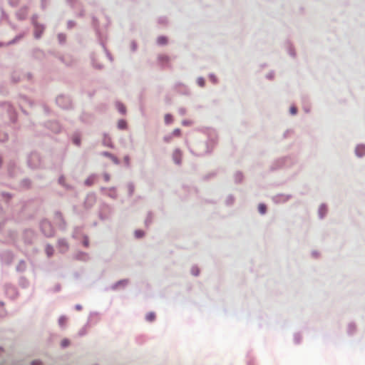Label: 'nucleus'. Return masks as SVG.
<instances>
[{
    "mask_svg": "<svg viewBox=\"0 0 365 365\" xmlns=\"http://www.w3.org/2000/svg\"><path fill=\"white\" fill-rule=\"evenodd\" d=\"M41 230L46 236H51L53 235V227L51 223L48 221H43L41 223Z\"/></svg>",
    "mask_w": 365,
    "mask_h": 365,
    "instance_id": "1",
    "label": "nucleus"
},
{
    "mask_svg": "<svg viewBox=\"0 0 365 365\" xmlns=\"http://www.w3.org/2000/svg\"><path fill=\"white\" fill-rule=\"evenodd\" d=\"M356 153L359 157L362 156L365 153V146L358 145L356 148Z\"/></svg>",
    "mask_w": 365,
    "mask_h": 365,
    "instance_id": "2",
    "label": "nucleus"
},
{
    "mask_svg": "<svg viewBox=\"0 0 365 365\" xmlns=\"http://www.w3.org/2000/svg\"><path fill=\"white\" fill-rule=\"evenodd\" d=\"M157 42L160 45H165V44L167 43L168 39L165 36H160V37L158 38Z\"/></svg>",
    "mask_w": 365,
    "mask_h": 365,
    "instance_id": "3",
    "label": "nucleus"
},
{
    "mask_svg": "<svg viewBox=\"0 0 365 365\" xmlns=\"http://www.w3.org/2000/svg\"><path fill=\"white\" fill-rule=\"evenodd\" d=\"M158 60L160 63H168L169 61V57L166 55H160L158 56Z\"/></svg>",
    "mask_w": 365,
    "mask_h": 365,
    "instance_id": "4",
    "label": "nucleus"
},
{
    "mask_svg": "<svg viewBox=\"0 0 365 365\" xmlns=\"http://www.w3.org/2000/svg\"><path fill=\"white\" fill-rule=\"evenodd\" d=\"M46 255L48 256V257H51L53 255V248L50 246V245H48L46 247Z\"/></svg>",
    "mask_w": 365,
    "mask_h": 365,
    "instance_id": "5",
    "label": "nucleus"
},
{
    "mask_svg": "<svg viewBox=\"0 0 365 365\" xmlns=\"http://www.w3.org/2000/svg\"><path fill=\"white\" fill-rule=\"evenodd\" d=\"M258 210L261 214H264L267 210L266 205L264 204H259L258 206Z\"/></svg>",
    "mask_w": 365,
    "mask_h": 365,
    "instance_id": "6",
    "label": "nucleus"
},
{
    "mask_svg": "<svg viewBox=\"0 0 365 365\" xmlns=\"http://www.w3.org/2000/svg\"><path fill=\"white\" fill-rule=\"evenodd\" d=\"M181 156V154L179 151H176L174 153V160H175V162L176 163H180V158Z\"/></svg>",
    "mask_w": 365,
    "mask_h": 365,
    "instance_id": "7",
    "label": "nucleus"
},
{
    "mask_svg": "<svg viewBox=\"0 0 365 365\" xmlns=\"http://www.w3.org/2000/svg\"><path fill=\"white\" fill-rule=\"evenodd\" d=\"M155 318V315L154 313L153 312H150V313H148L147 315H146V319L148 321V322H153Z\"/></svg>",
    "mask_w": 365,
    "mask_h": 365,
    "instance_id": "8",
    "label": "nucleus"
},
{
    "mask_svg": "<svg viewBox=\"0 0 365 365\" xmlns=\"http://www.w3.org/2000/svg\"><path fill=\"white\" fill-rule=\"evenodd\" d=\"M118 126L120 129H125L126 128V122L123 120H119Z\"/></svg>",
    "mask_w": 365,
    "mask_h": 365,
    "instance_id": "9",
    "label": "nucleus"
},
{
    "mask_svg": "<svg viewBox=\"0 0 365 365\" xmlns=\"http://www.w3.org/2000/svg\"><path fill=\"white\" fill-rule=\"evenodd\" d=\"M117 108H118V110L123 114H124L125 113V107L123 105V104H120V103H118L117 105Z\"/></svg>",
    "mask_w": 365,
    "mask_h": 365,
    "instance_id": "10",
    "label": "nucleus"
},
{
    "mask_svg": "<svg viewBox=\"0 0 365 365\" xmlns=\"http://www.w3.org/2000/svg\"><path fill=\"white\" fill-rule=\"evenodd\" d=\"M173 135L180 136V130L179 128L175 129L173 132Z\"/></svg>",
    "mask_w": 365,
    "mask_h": 365,
    "instance_id": "11",
    "label": "nucleus"
},
{
    "mask_svg": "<svg viewBox=\"0 0 365 365\" xmlns=\"http://www.w3.org/2000/svg\"><path fill=\"white\" fill-rule=\"evenodd\" d=\"M135 234L137 237H141L143 236L144 232L141 230H137L135 231Z\"/></svg>",
    "mask_w": 365,
    "mask_h": 365,
    "instance_id": "12",
    "label": "nucleus"
},
{
    "mask_svg": "<svg viewBox=\"0 0 365 365\" xmlns=\"http://www.w3.org/2000/svg\"><path fill=\"white\" fill-rule=\"evenodd\" d=\"M197 83L200 86L202 87L205 85V81L203 78H200L197 79Z\"/></svg>",
    "mask_w": 365,
    "mask_h": 365,
    "instance_id": "13",
    "label": "nucleus"
},
{
    "mask_svg": "<svg viewBox=\"0 0 365 365\" xmlns=\"http://www.w3.org/2000/svg\"><path fill=\"white\" fill-rule=\"evenodd\" d=\"M165 120L167 123H169L172 120V116L170 115H166L165 117Z\"/></svg>",
    "mask_w": 365,
    "mask_h": 365,
    "instance_id": "14",
    "label": "nucleus"
},
{
    "mask_svg": "<svg viewBox=\"0 0 365 365\" xmlns=\"http://www.w3.org/2000/svg\"><path fill=\"white\" fill-rule=\"evenodd\" d=\"M69 344V341L68 339H63L62 341H61V346L63 347H66Z\"/></svg>",
    "mask_w": 365,
    "mask_h": 365,
    "instance_id": "15",
    "label": "nucleus"
},
{
    "mask_svg": "<svg viewBox=\"0 0 365 365\" xmlns=\"http://www.w3.org/2000/svg\"><path fill=\"white\" fill-rule=\"evenodd\" d=\"M104 143H105L107 146H108V147H111V146H112V145H111V142H110V139H108V140L105 139V140H104Z\"/></svg>",
    "mask_w": 365,
    "mask_h": 365,
    "instance_id": "16",
    "label": "nucleus"
},
{
    "mask_svg": "<svg viewBox=\"0 0 365 365\" xmlns=\"http://www.w3.org/2000/svg\"><path fill=\"white\" fill-rule=\"evenodd\" d=\"M297 108H295V107H292V108H290V113H291L292 115L296 114V113H297Z\"/></svg>",
    "mask_w": 365,
    "mask_h": 365,
    "instance_id": "17",
    "label": "nucleus"
},
{
    "mask_svg": "<svg viewBox=\"0 0 365 365\" xmlns=\"http://www.w3.org/2000/svg\"><path fill=\"white\" fill-rule=\"evenodd\" d=\"M59 245H62V246H64L66 249L68 248V245H67V244L66 243V242L64 240L59 241Z\"/></svg>",
    "mask_w": 365,
    "mask_h": 365,
    "instance_id": "18",
    "label": "nucleus"
},
{
    "mask_svg": "<svg viewBox=\"0 0 365 365\" xmlns=\"http://www.w3.org/2000/svg\"><path fill=\"white\" fill-rule=\"evenodd\" d=\"M65 321H66V319H65V318L61 317V318L59 319V323H60L61 324H63L65 322Z\"/></svg>",
    "mask_w": 365,
    "mask_h": 365,
    "instance_id": "19",
    "label": "nucleus"
},
{
    "mask_svg": "<svg viewBox=\"0 0 365 365\" xmlns=\"http://www.w3.org/2000/svg\"><path fill=\"white\" fill-rule=\"evenodd\" d=\"M74 142H75V143H76V145H79V140H78V139H75V140H74Z\"/></svg>",
    "mask_w": 365,
    "mask_h": 365,
    "instance_id": "20",
    "label": "nucleus"
},
{
    "mask_svg": "<svg viewBox=\"0 0 365 365\" xmlns=\"http://www.w3.org/2000/svg\"><path fill=\"white\" fill-rule=\"evenodd\" d=\"M165 139L167 142H168L171 139V137H166Z\"/></svg>",
    "mask_w": 365,
    "mask_h": 365,
    "instance_id": "21",
    "label": "nucleus"
},
{
    "mask_svg": "<svg viewBox=\"0 0 365 365\" xmlns=\"http://www.w3.org/2000/svg\"><path fill=\"white\" fill-rule=\"evenodd\" d=\"M103 155H105L106 156H111V155L108 153H104Z\"/></svg>",
    "mask_w": 365,
    "mask_h": 365,
    "instance_id": "22",
    "label": "nucleus"
},
{
    "mask_svg": "<svg viewBox=\"0 0 365 365\" xmlns=\"http://www.w3.org/2000/svg\"><path fill=\"white\" fill-rule=\"evenodd\" d=\"M125 160L126 161H128V157H125Z\"/></svg>",
    "mask_w": 365,
    "mask_h": 365,
    "instance_id": "23",
    "label": "nucleus"
},
{
    "mask_svg": "<svg viewBox=\"0 0 365 365\" xmlns=\"http://www.w3.org/2000/svg\"><path fill=\"white\" fill-rule=\"evenodd\" d=\"M32 365H36V362H33Z\"/></svg>",
    "mask_w": 365,
    "mask_h": 365,
    "instance_id": "24",
    "label": "nucleus"
}]
</instances>
